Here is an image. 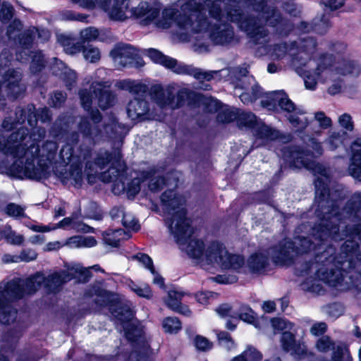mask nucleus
Returning <instances> with one entry per match:
<instances>
[{
	"mask_svg": "<svg viewBox=\"0 0 361 361\" xmlns=\"http://www.w3.org/2000/svg\"><path fill=\"white\" fill-rule=\"evenodd\" d=\"M329 183L330 179L326 176L317 177L314 182V202L316 206L314 214L319 219L311 231L314 240L302 237L298 239V242H293L295 254L302 255L314 250L316 257L329 247L336 250L333 242L350 238V231L347 227L351 225H345L342 230L341 226L345 224V220H353L357 216L361 209V191L353 193L345 206L341 208V202L345 197L343 188L341 185H335L330 188ZM305 261L315 262V257L314 261L305 258L302 262H297L296 267H300Z\"/></svg>",
	"mask_w": 361,
	"mask_h": 361,
	"instance_id": "obj_1",
	"label": "nucleus"
},
{
	"mask_svg": "<svg viewBox=\"0 0 361 361\" xmlns=\"http://www.w3.org/2000/svg\"><path fill=\"white\" fill-rule=\"evenodd\" d=\"M45 135L44 128L33 129L30 133L27 128L21 126L6 138L0 139V152L16 159L8 168L12 176L20 177L23 175L34 180L47 177L49 164L42 159H39L37 165L35 164V159L39 152V144Z\"/></svg>",
	"mask_w": 361,
	"mask_h": 361,
	"instance_id": "obj_2",
	"label": "nucleus"
},
{
	"mask_svg": "<svg viewBox=\"0 0 361 361\" xmlns=\"http://www.w3.org/2000/svg\"><path fill=\"white\" fill-rule=\"evenodd\" d=\"M352 260H340L339 255L335 256V249L328 247L326 250L315 257V262L305 261L296 270L299 274L304 276L308 274L312 269H315V275L317 279H306L301 284L302 290L318 295L324 292L321 281L329 286L341 289L343 287V274L340 269L346 270L352 267Z\"/></svg>",
	"mask_w": 361,
	"mask_h": 361,
	"instance_id": "obj_3",
	"label": "nucleus"
},
{
	"mask_svg": "<svg viewBox=\"0 0 361 361\" xmlns=\"http://www.w3.org/2000/svg\"><path fill=\"white\" fill-rule=\"evenodd\" d=\"M37 280L33 279L31 275L26 279L14 278L4 286L0 285L1 324H9L16 320L18 311L13 303L35 294L36 287L39 286V281ZM0 361L9 360L6 355L0 354Z\"/></svg>",
	"mask_w": 361,
	"mask_h": 361,
	"instance_id": "obj_4",
	"label": "nucleus"
},
{
	"mask_svg": "<svg viewBox=\"0 0 361 361\" xmlns=\"http://www.w3.org/2000/svg\"><path fill=\"white\" fill-rule=\"evenodd\" d=\"M186 243L185 251L190 258L205 261L208 264H216L223 269L238 271L245 264L243 256L229 253L218 241L211 242L206 250L202 240L190 238Z\"/></svg>",
	"mask_w": 361,
	"mask_h": 361,
	"instance_id": "obj_5",
	"label": "nucleus"
},
{
	"mask_svg": "<svg viewBox=\"0 0 361 361\" xmlns=\"http://www.w3.org/2000/svg\"><path fill=\"white\" fill-rule=\"evenodd\" d=\"M79 97L81 105L85 111L88 113L87 116H82L78 123V130L85 137L94 143L99 142L104 137L108 138H116L115 129L117 123L112 121L110 123L101 124L102 115L97 109L92 107L93 95L90 90L82 89L79 91Z\"/></svg>",
	"mask_w": 361,
	"mask_h": 361,
	"instance_id": "obj_6",
	"label": "nucleus"
},
{
	"mask_svg": "<svg viewBox=\"0 0 361 361\" xmlns=\"http://www.w3.org/2000/svg\"><path fill=\"white\" fill-rule=\"evenodd\" d=\"M185 200L180 195H177L173 190L164 191L161 196V205L169 213L174 212L171 217L167 219L169 229L177 243L185 245L194 233L191 226L192 221L187 217V210L184 207L179 209L184 204Z\"/></svg>",
	"mask_w": 361,
	"mask_h": 361,
	"instance_id": "obj_7",
	"label": "nucleus"
},
{
	"mask_svg": "<svg viewBox=\"0 0 361 361\" xmlns=\"http://www.w3.org/2000/svg\"><path fill=\"white\" fill-rule=\"evenodd\" d=\"M221 5V0H188L184 7L191 13L178 18V27L193 33L202 32L209 27V18L202 11L204 8L212 18L219 20L222 17Z\"/></svg>",
	"mask_w": 361,
	"mask_h": 361,
	"instance_id": "obj_8",
	"label": "nucleus"
},
{
	"mask_svg": "<svg viewBox=\"0 0 361 361\" xmlns=\"http://www.w3.org/2000/svg\"><path fill=\"white\" fill-rule=\"evenodd\" d=\"M94 162L101 170L111 164L109 169L102 173L101 178L105 183H113L114 193H119L125 189V180L128 179V169L123 160L121 149L114 148L111 152L100 149Z\"/></svg>",
	"mask_w": 361,
	"mask_h": 361,
	"instance_id": "obj_9",
	"label": "nucleus"
},
{
	"mask_svg": "<svg viewBox=\"0 0 361 361\" xmlns=\"http://www.w3.org/2000/svg\"><path fill=\"white\" fill-rule=\"evenodd\" d=\"M358 242L346 240L341 247L339 259L352 260V267L346 270L340 269L343 274V287L341 290L354 287L361 290V253L357 251Z\"/></svg>",
	"mask_w": 361,
	"mask_h": 361,
	"instance_id": "obj_10",
	"label": "nucleus"
},
{
	"mask_svg": "<svg viewBox=\"0 0 361 361\" xmlns=\"http://www.w3.org/2000/svg\"><path fill=\"white\" fill-rule=\"evenodd\" d=\"M254 11L264 15L267 24L280 36H288L293 30L292 22L283 16L276 6H268L267 0H243Z\"/></svg>",
	"mask_w": 361,
	"mask_h": 361,
	"instance_id": "obj_11",
	"label": "nucleus"
},
{
	"mask_svg": "<svg viewBox=\"0 0 361 361\" xmlns=\"http://www.w3.org/2000/svg\"><path fill=\"white\" fill-rule=\"evenodd\" d=\"M145 52L154 63L161 64L176 73L192 75L199 80L210 81L213 79L214 74L216 73V71H204L200 68L178 63L176 59L164 55L156 49L149 48L145 49Z\"/></svg>",
	"mask_w": 361,
	"mask_h": 361,
	"instance_id": "obj_12",
	"label": "nucleus"
},
{
	"mask_svg": "<svg viewBox=\"0 0 361 361\" xmlns=\"http://www.w3.org/2000/svg\"><path fill=\"white\" fill-rule=\"evenodd\" d=\"M243 12L239 8H233L226 13V19L228 21L240 23L241 29L244 30L255 44L266 45L270 42L269 31L264 25H259L257 18L249 16L243 20Z\"/></svg>",
	"mask_w": 361,
	"mask_h": 361,
	"instance_id": "obj_13",
	"label": "nucleus"
},
{
	"mask_svg": "<svg viewBox=\"0 0 361 361\" xmlns=\"http://www.w3.org/2000/svg\"><path fill=\"white\" fill-rule=\"evenodd\" d=\"M243 12L239 8H233L226 13V19L228 21L240 23L241 29L244 30L255 44L266 45L270 42L269 31L264 25H259L257 18L249 16L243 20Z\"/></svg>",
	"mask_w": 361,
	"mask_h": 361,
	"instance_id": "obj_14",
	"label": "nucleus"
},
{
	"mask_svg": "<svg viewBox=\"0 0 361 361\" xmlns=\"http://www.w3.org/2000/svg\"><path fill=\"white\" fill-rule=\"evenodd\" d=\"M80 134L79 130L71 133L67 138L68 142L60 150L59 157L64 163L69 164L75 159L76 161L81 162L90 158L92 147L98 142L92 143L82 135V140L80 143Z\"/></svg>",
	"mask_w": 361,
	"mask_h": 361,
	"instance_id": "obj_15",
	"label": "nucleus"
},
{
	"mask_svg": "<svg viewBox=\"0 0 361 361\" xmlns=\"http://www.w3.org/2000/svg\"><path fill=\"white\" fill-rule=\"evenodd\" d=\"M9 66L10 60L2 53L0 55V75L3 79L6 97L13 101L24 95L26 87L21 82L23 76L18 70L8 68L4 71L5 68Z\"/></svg>",
	"mask_w": 361,
	"mask_h": 361,
	"instance_id": "obj_16",
	"label": "nucleus"
},
{
	"mask_svg": "<svg viewBox=\"0 0 361 361\" xmlns=\"http://www.w3.org/2000/svg\"><path fill=\"white\" fill-rule=\"evenodd\" d=\"M280 152L285 164L290 168L310 169L314 166V152L305 147L288 145L283 147Z\"/></svg>",
	"mask_w": 361,
	"mask_h": 361,
	"instance_id": "obj_17",
	"label": "nucleus"
},
{
	"mask_svg": "<svg viewBox=\"0 0 361 361\" xmlns=\"http://www.w3.org/2000/svg\"><path fill=\"white\" fill-rule=\"evenodd\" d=\"M224 13L221 20L212 24L209 21V27L202 32L209 31V39L215 45L228 46L236 42L233 27L230 23L223 22Z\"/></svg>",
	"mask_w": 361,
	"mask_h": 361,
	"instance_id": "obj_18",
	"label": "nucleus"
},
{
	"mask_svg": "<svg viewBox=\"0 0 361 361\" xmlns=\"http://www.w3.org/2000/svg\"><path fill=\"white\" fill-rule=\"evenodd\" d=\"M27 121L28 124L33 127L37 124L36 109L34 104H29L23 107L18 106L15 109V118L5 117L1 127L6 132L12 131L18 125H21Z\"/></svg>",
	"mask_w": 361,
	"mask_h": 361,
	"instance_id": "obj_19",
	"label": "nucleus"
},
{
	"mask_svg": "<svg viewBox=\"0 0 361 361\" xmlns=\"http://www.w3.org/2000/svg\"><path fill=\"white\" fill-rule=\"evenodd\" d=\"M33 279L39 281V286L36 287V293L43 285L47 293H56L60 291L63 284L70 281L73 277L67 271L62 270L44 276L43 274L37 272L32 275Z\"/></svg>",
	"mask_w": 361,
	"mask_h": 361,
	"instance_id": "obj_20",
	"label": "nucleus"
},
{
	"mask_svg": "<svg viewBox=\"0 0 361 361\" xmlns=\"http://www.w3.org/2000/svg\"><path fill=\"white\" fill-rule=\"evenodd\" d=\"M269 255L275 264L289 266L293 263L295 243L290 240L281 241L269 249Z\"/></svg>",
	"mask_w": 361,
	"mask_h": 361,
	"instance_id": "obj_21",
	"label": "nucleus"
},
{
	"mask_svg": "<svg viewBox=\"0 0 361 361\" xmlns=\"http://www.w3.org/2000/svg\"><path fill=\"white\" fill-rule=\"evenodd\" d=\"M262 106L269 110H276L279 107L284 111L293 113L295 110V104L288 98L283 90L274 91L267 94L261 102Z\"/></svg>",
	"mask_w": 361,
	"mask_h": 361,
	"instance_id": "obj_22",
	"label": "nucleus"
},
{
	"mask_svg": "<svg viewBox=\"0 0 361 361\" xmlns=\"http://www.w3.org/2000/svg\"><path fill=\"white\" fill-rule=\"evenodd\" d=\"M149 104L143 97H135L127 105L128 116L135 121H142L149 118Z\"/></svg>",
	"mask_w": 361,
	"mask_h": 361,
	"instance_id": "obj_23",
	"label": "nucleus"
},
{
	"mask_svg": "<svg viewBox=\"0 0 361 361\" xmlns=\"http://www.w3.org/2000/svg\"><path fill=\"white\" fill-rule=\"evenodd\" d=\"M157 173V169L155 167H152L146 171H141L138 178H133L126 183L130 180L128 174V179L125 180V189L121 191L119 194L126 191L128 197H135L140 191L141 183L148 180ZM116 194L118 195V193Z\"/></svg>",
	"mask_w": 361,
	"mask_h": 361,
	"instance_id": "obj_24",
	"label": "nucleus"
},
{
	"mask_svg": "<svg viewBox=\"0 0 361 361\" xmlns=\"http://www.w3.org/2000/svg\"><path fill=\"white\" fill-rule=\"evenodd\" d=\"M199 96L195 92L188 89L182 88L179 90L175 96L173 88L172 87V98L170 108L176 109L182 107L187 102L188 106L195 104L199 100Z\"/></svg>",
	"mask_w": 361,
	"mask_h": 361,
	"instance_id": "obj_25",
	"label": "nucleus"
},
{
	"mask_svg": "<svg viewBox=\"0 0 361 361\" xmlns=\"http://www.w3.org/2000/svg\"><path fill=\"white\" fill-rule=\"evenodd\" d=\"M160 11L157 8L151 6L147 2H141L137 7L131 9V14L136 18H143L142 24L149 25L159 16Z\"/></svg>",
	"mask_w": 361,
	"mask_h": 361,
	"instance_id": "obj_26",
	"label": "nucleus"
},
{
	"mask_svg": "<svg viewBox=\"0 0 361 361\" xmlns=\"http://www.w3.org/2000/svg\"><path fill=\"white\" fill-rule=\"evenodd\" d=\"M350 148L352 156L348 172L355 179L361 181V139L355 140Z\"/></svg>",
	"mask_w": 361,
	"mask_h": 361,
	"instance_id": "obj_27",
	"label": "nucleus"
},
{
	"mask_svg": "<svg viewBox=\"0 0 361 361\" xmlns=\"http://www.w3.org/2000/svg\"><path fill=\"white\" fill-rule=\"evenodd\" d=\"M110 55L115 60H120V63H123V66H126L128 62L126 60H130L128 63H132V61L135 59L137 56L135 49L129 44H118L111 51Z\"/></svg>",
	"mask_w": 361,
	"mask_h": 361,
	"instance_id": "obj_28",
	"label": "nucleus"
},
{
	"mask_svg": "<svg viewBox=\"0 0 361 361\" xmlns=\"http://www.w3.org/2000/svg\"><path fill=\"white\" fill-rule=\"evenodd\" d=\"M149 94L152 99L161 108L170 107L172 98V87L164 89L161 85H154L150 87Z\"/></svg>",
	"mask_w": 361,
	"mask_h": 361,
	"instance_id": "obj_29",
	"label": "nucleus"
},
{
	"mask_svg": "<svg viewBox=\"0 0 361 361\" xmlns=\"http://www.w3.org/2000/svg\"><path fill=\"white\" fill-rule=\"evenodd\" d=\"M185 293L176 290H171L168 292V297L165 300L166 306L174 312L185 316H190L191 311L188 306L183 305L181 302Z\"/></svg>",
	"mask_w": 361,
	"mask_h": 361,
	"instance_id": "obj_30",
	"label": "nucleus"
},
{
	"mask_svg": "<svg viewBox=\"0 0 361 361\" xmlns=\"http://www.w3.org/2000/svg\"><path fill=\"white\" fill-rule=\"evenodd\" d=\"M248 73L246 68L238 67L233 70L231 82L235 88L248 90L255 82V78Z\"/></svg>",
	"mask_w": 361,
	"mask_h": 361,
	"instance_id": "obj_31",
	"label": "nucleus"
},
{
	"mask_svg": "<svg viewBox=\"0 0 361 361\" xmlns=\"http://www.w3.org/2000/svg\"><path fill=\"white\" fill-rule=\"evenodd\" d=\"M269 264V257L262 253H254L247 259L249 271L254 274H263Z\"/></svg>",
	"mask_w": 361,
	"mask_h": 361,
	"instance_id": "obj_32",
	"label": "nucleus"
},
{
	"mask_svg": "<svg viewBox=\"0 0 361 361\" xmlns=\"http://www.w3.org/2000/svg\"><path fill=\"white\" fill-rule=\"evenodd\" d=\"M252 133L256 139L261 140L263 142L273 141L280 137L279 130L261 121H259Z\"/></svg>",
	"mask_w": 361,
	"mask_h": 361,
	"instance_id": "obj_33",
	"label": "nucleus"
},
{
	"mask_svg": "<svg viewBox=\"0 0 361 361\" xmlns=\"http://www.w3.org/2000/svg\"><path fill=\"white\" fill-rule=\"evenodd\" d=\"M109 312L115 319L121 323L130 321L133 316L130 307L120 302H114L111 304Z\"/></svg>",
	"mask_w": 361,
	"mask_h": 361,
	"instance_id": "obj_34",
	"label": "nucleus"
},
{
	"mask_svg": "<svg viewBox=\"0 0 361 361\" xmlns=\"http://www.w3.org/2000/svg\"><path fill=\"white\" fill-rule=\"evenodd\" d=\"M129 2L130 0H114V4L109 12L110 18L116 20H124L127 18Z\"/></svg>",
	"mask_w": 361,
	"mask_h": 361,
	"instance_id": "obj_35",
	"label": "nucleus"
},
{
	"mask_svg": "<svg viewBox=\"0 0 361 361\" xmlns=\"http://www.w3.org/2000/svg\"><path fill=\"white\" fill-rule=\"evenodd\" d=\"M292 47H295L297 53H305L312 54L314 52L317 47V42L314 37H308L300 38L298 41L291 42Z\"/></svg>",
	"mask_w": 361,
	"mask_h": 361,
	"instance_id": "obj_36",
	"label": "nucleus"
},
{
	"mask_svg": "<svg viewBox=\"0 0 361 361\" xmlns=\"http://www.w3.org/2000/svg\"><path fill=\"white\" fill-rule=\"evenodd\" d=\"M94 92L98 97V105L102 109H107L114 104L116 96L111 90L100 88L94 90Z\"/></svg>",
	"mask_w": 361,
	"mask_h": 361,
	"instance_id": "obj_37",
	"label": "nucleus"
},
{
	"mask_svg": "<svg viewBox=\"0 0 361 361\" xmlns=\"http://www.w3.org/2000/svg\"><path fill=\"white\" fill-rule=\"evenodd\" d=\"M91 295H94L97 298L94 300V304L99 307H108L114 302L111 299V295L108 290L99 287L93 288L90 290Z\"/></svg>",
	"mask_w": 361,
	"mask_h": 361,
	"instance_id": "obj_38",
	"label": "nucleus"
},
{
	"mask_svg": "<svg viewBox=\"0 0 361 361\" xmlns=\"http://www.w3.org/2000/svg\"><path fill=\"white\" fill-rule=\"evenodd\" d=\"M57 149L58 144L56 142L47 140L42 145V148H39V152L36 158L41 157L40 159H42L45 163H47L46 161L51 162L54 159Z\"/></svg>",
	"mask_w": 361,
	"mask_h": 361,
	"instance_id": "obj_39",
	"label": "nucleus"
},
{
	"mask_svg": "<svg viewBox=\"0 0 361 361\" xmlns=\"http://www.w3.org/2000/svg\"><path fill=\"white\" fill-rule=\"evenodd\" d=\"M232 315L234 319H241L252 324H255L257 321L256 313L248 305H241Z\"/></svg>",
	"mask_w": 361,
	"mask_h": 361,
	"instance_id": "obj_40",
	"label": "nucleus"
},
{
	"mask_svg": "<svg viewBox=\"0 0 361 361\" xmlns=\"http://www.w3.org/2000/svg\"><path fill=\"white\" fill-rule=\"evenodd\" d=\"M258 123L257 116L251 112H242L237 117V124L239 128L251 129L252 132Z\"/></svg>",
	"mask_w": 361,
	"mask_h": 361,
	"instance_id": "obj_41",
	"label": "nucleus"
},
{
	"mask_svg": "<svg viewBox=\"0 0 361 361\" xmlns=\"http://www.w3.org/2000/svg\"><path fill=\"white\" fill-rule=\"evenodd\" d=\"M331 360L332 361H353V357L348 346L343 343H339L332 348Z\"/></svg>",
	"mask_w": 361,
	"mask_h": 361,
	"instance_id": "obj_42",
	"label": "nucleus"
},
{
	"mask_svg": "<svg viewBox=\"0 0 361 361\" xmlns=\"http://www.w3.org/2000/svg\"><path fill=\"white\" fill-rule=\"evenodd\" d=\"M289 353L298 361L310 358L313 356V354L308 350L305 343L300 340L298 341V343Z\"/></svg>",
	"mask_w": 361,
	"mask_h": 361,
	"instance_id": "obj_43",
	"label": "nucleus"
},
{
	"mask_svg": "<svg viewBox=\"0 0 361 361\" xmlns=\"http://www.w3.org/2000/svg\"><path fill=\"white\" fill-rule=\"evenodd\" d=\"M0 235L6 240L7 243L14 245H22L25 240L24 236L17 234L16 231L11 229L10 225H6L4 230L0 232Z\"/></svg>",
	"mask_w": 361,
	"mask_h": 361,
	"instance_id": "obj_44",
	"label": "nucleus"
},
{
	"mask_svg": "<svg viewBox=\"0 0 361 361\" xmlns=\"http://www.w3.org/2000/svg\"><path fill=\"white\" fill-rule=\"evenodd\" d=\"M262 354L253 347H249L240 355L235 356L231 361H262Z\"/></svg>",
	"mask_w": 361,
	"mask_h": 361,
	"instance_id": "obj_45",
	"label": "nucleus"
},
{
	"mask_svg": "<svg viewBox=\"0 0 361 361\" xmlns=\"http://www.w3.org/2000/svg\"><path fill=\"white\" fill-rule=\"evenodd\" d=\"M72 1L79 4L82 7L93 8L98 6L104 11L109 12L111 0H72Z\"/></svg>",
	"mask_w": 361,
	"mask_h": 361,
	"instance_id": "obj_46",
	"label": "nucleus"
},
{
	"mask_svg": "<svg viewBox=\"0 0 361 361\" xmlns=\"http://www.w3.org/2000/svg\"><path fill=\"white\" fill-rule=\"evenodd\" d=\"M38 30L37 29L27 30L19 35L18 42L23 49H30Z\"/></svg>",
	"mask_w": 361,
	"mask_h": 361,
	"instance_id": "obj_47",
	"label": "nucleus"
},
{
	"mask_svg": "<svg viewBox=\"0 0 361 361\" xmlns=\"http://www.w3.org/2000/svg\"><path fill=\"white\" fill-rule=\"evenodd\" d=\"M337 69L338 73L343 75H353L357 76L360 73V67L353 61H344Z\"/></svg>",
	"mask_w": 361,
	"mask_h": 361,
	"instance_id": "obj_48",
	"label": "nucleus"
},
{
	"mask_svg": "<svg viewBox=\"0 0 361 361\" xmlns=\"http://www.w3.org/2000/svg\"><path fill=\"white\" fill-rule=\"evenodd\" d=\"M282 350L285 353H289L298 343L294 334L288 331H283L280 338Z\"/></svg>",
	"mask_w": 361,
	"mask_h": 361,
	"instance_id": "obj_49",
	"label": "nucleus"
},
{
	"mask_svg": "<svg viewBox=\"0 0 361 361\" xmlns=\"http://www.w3.org/2000/svg\"><path fill=\"white\" fill-rule=\"evenodd\" d=\"M46 66V61L44 56L41 51H36L32 58L30 63V71L33 74H37L41 72Z\"/></svg>",
	"mask_w": 361,
	"mask_h": 361,
	"instance_id": "obj_50",
	"label": "nucleus"
},
{
	"mask_svg": "<svg viewBox=\"0 0 361 361\" xmlns=\"http://www.w3.org/2000/svg\"><path fill=\"white\" fill-rule=\"evenodd\" d=\"M334 62V57L332 54H322L318 59L317 66L315 69V75L317 77H319L324 70H326L333 65Z\"/></svg>",
	"mask_w": 361,
	"mask_h": 361,
	"instance_id": "obj_51",
	"label": "nucleus"
},
{
	"mask_svg": "<svg viewBox=\"0 0 361 361\" xmlns=\"http://www.w3.org/2000/svg\"><path fill=\"white\" fill-rule=\"evenodd\" d=\"M288 53L291 56H295L296 51H295V47H292L291 42L288 44L287 42H282L274 45L273 49V54L278 59H283Z\"/></svg>",
	"mask_w": 361,
	"mask_h": 361,
	"instance_id": "obj_52",
	"label": "nucleus"
},
{
	"mask_svg": "<svg viewBox=\"0 0 361 361\" xmlns=\"http://www.w3.org/2000/svg\"><path fill=\"white\" fill-rule=\"evenodd\" d=\"M122 233V229L106 231L103 234L104 243L111 247H118L120 245V238L118 235H121Z\"/></svg>",
	"mask_w": 361,
	"mask_h": 361,
	"instance_id": "obj_53",
	"label": "nucleus"
},
{
	"mask_svg": "<svg viewBox=\"0 0 361 361\" xmlns=\"http://www.w3.org/2000/svg\"><path fill=\"white\" fill-rule=\"evenodd\" d=\"M293 112H295V114L290 115L288 118L289 122L292 124L293 127L298 128V130H304L309 124V121L307 118H306L305 116L300 118L298 115H302L304 114V112L299 109H297L296 108Z\"/></svg>",
	"mask_w": 361,
	"mask_h": 361,
	"instance_id": "obj_54",
	"label": "nucleus"
},
{
	"mask_svg": "<svg viewBox=\"0 0 361 361\" xmlns=\"http://www.w3.org/2000/svg\"><path fill=\"white\" fill-rule=\"evenodd\" d=\"M164 331L170 334H176L181 329V322L177 317H168L162 323Z\"/></svg>",
	"mask_w": 361,
	"mask_h": 361,
	"instance_id": "obj_55",
	"label": "nucleus"
},
{
	"mask_svg": "<svg viewBox=\"0 0 361 361\" xmlns=\"http://www.w3.org/2000/svg\"><path fill=\"white\" fill-rule=\"evenodd\" d=\"M329 27L330 24L328 20L326 19L324 16H323L321 18H314L312 20L311 29H312L313 32L317 34L324 35L327 32Z\"/></svg>",
	"mask_w": 361,
	"mask_h": 361,
	"instance_id": "obj_56",
	"label": "nucleus"
},
{
	"mask_svg": "<svg viewBox=\"0 0 361 361\" xmlns=\"http://www.w3.org/2000/svg\"><path fill=\"white\" fill-rule=\"evenodd\" d=\"M4 212L9 216L14 218L25 217V208L16 203H8L4 208Z\"/></svg>",
	"mask_w": 361,
	"mask_h": 361,
	"instance_id": "obj_57",
	"label": "nucleus"
},
{
	"mask_svg": "<svg viewBox=\"0 0 361 361\" xmlns=\"http://www.w3.org/2000/svg\"><path fill=\"white\" fill-rule=\"evenodd\" d=\"M323 311L330 317L337 318L343 313V307L339 302L328 304L322 307Z\"/></svg>",
	"mask_w": 361,
	"mask_h": 361,
	"instance_id": "obj_58",
	"label": "nucleus"
},
{
	"mask_svg": "<svg viewBox=\"0 0 361 361\" xmlns=\"http://www.w3.org/2000/svg\"><path fill=\"white\" fill-rule=\"evenodd\" d=\"M148 180H149L148 188L152 192H159L166 185V178L164 176H158L155 177L154 175Z\"/></svg>",
	"mask_w": 361,
	"mask_h": 361,
	"instance_id": "obj_59",
	"label": "nucleus"
},
{
	"mask_svg": "<svg viewBox=\"0 0 361 361\" xmlns=\"http://www.w3.org/2000/svg\"><path fill=\"white\" fill-rule=\"evenodd\" d=\"M346 133L345 132L341 133H333L328 140H326V145L330 150H335L339 146L343 145L344 137Z\"/></svg>",
	"mask_w": 361,
	"mask_h": 361,
	"instance_id": "obj_60",
	"label": "nucleus"
},
{
	"mask_svg": "<svg viewBox=\"0 0 361 361\" xmlns=\"http://www.w3.org/2000/svg\"><path fill=\"white\" fill-rule=\"evenodd\" d=\"M178 13L179 12L178 10L173 8H165L163 11L162 18H164V20H166V22L165 23L166 27H170L172 21H175L177 23V25H178V18L181 16L185 15V14H180Z\"/></svg>",
	"mask_w": 361,
	"mask_h": 361,
	"instance_id": "obj_61",
	"label": "nucleus"
},
{
	"mask_svg": "<svg viewBox=\"0 0 361 361\" xmlns=\"http://www.w3.org/2000/svg\"><path fill=\"white\" fill-rule=\"evenodd\" d=\"M219 345L227 350H231L235 347V342L229 333L220 331L217 334Z\"/></svg>",
	"mask_w": 361,
	"mask_h": 361,
	"instance_id": "obj_62",
	"label": "nucleus"
},
{
	"mask_svg": "<svg viewBox=\"0 0 361 361\" xmlns=\"http://www.w3.org/2000/svg\"><path fill=\"white\" fill-rule=\"evenodd\" d=\"M271 323L274 329L278 331H290L293 327L292 322L282 318H273L271 320Z\"/></svg>",
	"mask_w": 361,
	"mask_h": 361,
	"instance_id": "obj_63",
	"label": "nucleus"
},
{
	"mask_svg": "<svg viewBox=\"0 0 361 361\" xmlns=\"http://www.w3.org/2000/svg\"><path fill=\"white\" fill-rule=\"evenodd\" d=\"M347 229L350 231V238L348 240L357 241V251L361 253V224L351 225V226H348Z\"/></svg>",
	"mask_w": 361,
	"mask_h": 361,
	"instance_id": "obj_64",
	"label": "nucleus"
}]
</instances>
